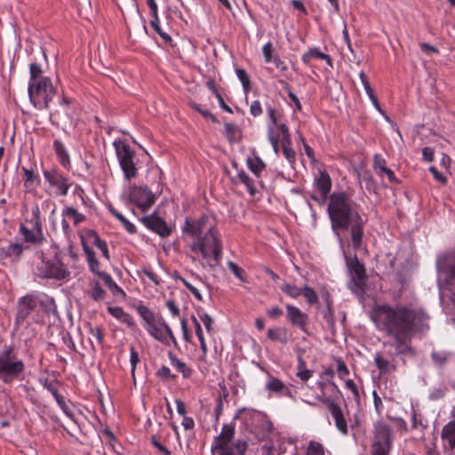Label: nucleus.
Segmentation results:
<instances>
[{"instance_id": "obj_21", "label": "nucleus", "mask_w": 455, "mask_h": 455, "mask_svg": "<svg viewBox=\"0 0 455 455\" xmlns=\"http://www.w3.org/2000/svg\"><path fill=\"white\" fill-rule=\"evenodd\" d=\"M386 164V160L382 158L380 156H374L373 169L375 170V172L380 176L386 174L388 180L391 183H398V180L395 178L394 172L391 169L387 168Z\"/></svg>"}, {"instance_id": "obj_41", "label": "nucleus", "mask_w": 455, "mask_h": 455, "mask_svg": "<svg viewBox=\"0 0 455 455\" xmlns=\"http://www.w3.org/2000/svg\"><path fill=\"white\" fill-rule=\"evenodd\" d=\"M92 234L93 237V244L101 251L104 258L109 260L110 256L107 242L102 240L94 231H92Z\"/></svg>"}, {"instance_id": "obj_34", "label": "nucleus", "mask_w": 455, "mask_h": 455, "mask_svg": "<svg viewBox=\"0 0 455 455\" xmlns=\"http://www.w3.org/2000/svg\"><path fill=\"white\" fill-rule=\"evenodd\" d=\"M451 355L452 354L448 351H433L430 356L435 365L443 367Z\"/></svg>"}, {"instance_id": "obj_3", "label": "nucleus", "mask_w": 455, "mask_h": 455, "mask_svg": "<svg viewBox=\"0 0 455 455\" xmlns=\"http://www.w3.org/2000/svg\"><path fill=\"white\" fill-rule=\"evenodd\" d=\"M182 233L194 239L190 244L191 251L200 253L210 268L214 269L220 265L222 243L213 217L202 215L198 219L186 218Z\"/></svg>"}, {"instance_id": "obj_20", "label": "nucleus", "mask_w": 455, "mask_h": 455, "mask_svg": "<svg viewBox=\"0 0 455 455\" xmlns=\"http://www.w3.org/2000/svg\"><path fill=\"white\" fill-rule=\"evenodd\" d=\"M27 248L28 246H24L20 243H10L6 247L0 248V259H12L13 262H18Z\"/></svg>"}, {"instance_id": "obj_38", "label": "nucleus", "mask_w": 455, "mask_h": 455, "mask_svg": "<svg viewBox=\"0 0 455 455\" xmlns=\"http://www.w3.org/2000/svg\"><path fill=\"white\" fill-rule=\"evenodd\" d=\"M348 267L350 270L355 274V275L359 279L363 280L365 277V268L363 264H362L357 257H355L350 260Z\"/></svg>"}, {"instance_id": "obj_10", "label": "nucleus", "mask_w": 455, "mask_h": 455, "mask_svg": "<svg viewBox=\"0 0 455 455\" xmlns=\"http://www.w3.org/2000/svg\"><path fill=\"white\" fill-rule=\"evenodd\" d=\"M114 146L125 179L131 180L135 178L137 176V168L133 161L135 156L134 150L127 143L121 140L115 141Z\"/></svg>"}, {"instance_id": "obj_52", "label": "nucleus", "mask_w": 455, "mask_h": 455, "mask_svg": "<svg viewBox=\"0 0 455 455\" xmlns=\"http://www.w3.org/2000/svg\"><path fill=\"white\" fill-rule=\"evenodd\" d=\"M29 73H30V82H37L41 77V74L43 70L39 64L31 63L29 65Z\"/></svg>"}, {"instance_id": "obj_9", "label": "nucleus", "mask_w": 455, "mask_h": 455, "mask_svg": "<svg viewBox=\"0 0 455 455\" xmlns=\"http://www.w3.org/2000/svg\"><path fill=\"white\" fill-rule=\"evenodd\" d=\"M392 448L391 429L382 421L374 425L371 455H389Z\"/></svg>"}, {"instance_id": "obj_59", "label": "nucleus", "mask_w": 455, "mask_h": 455, "mask_svg": "<svg viewBox=\"0 0 455 455\" xmlns=\"http://www.w3.org/2000/svg\"><path fill=\"white\" fill-rule=\"evenodd\" d=\"M284 89L286 90V92L288 93V97L294 103V105L296 107V110L300 111L301 110L300 101H299V98L295 95V93L291 91V88L288 83H284Z\"/></svg>"}, {"instance_id": "obj_60", "label": "nucleus", "mask_w": 455, "mask_h": 455, "mask_svg": "<svg viewBox=\"0 0 455 455\" xmlns=\"http://www.w3.org/2000/svg\"><path fill=\"white\" fill-rule=\"evenodd\" d=\"M274 48L271 42H267L264 46L262 47V52L264 55L265 62L269 63L272 61L274 57L272 56Z\"/></svg>"}, {"instance_id": "obj_46", "label": "nucleus", "mask_w": 455, "mask_h": 455, "mask_svg": "<svg viewBox=\"0 0 455 455\" xmlns=\"http://www.w3.org/2000/svg\"><path fill=\"white\" fill-rule=\"evenodd\" d=\"M306 455H325L324 448L322 443L315 441H310Z\"/></svg>"}, {"instance_id": "obj_19", "label": "nucleus", "mask_w": 455, "mask_h": 455, "mask_svg": "<svg viewBox=\"0 0 455 455\" xmlns=\"http://www.w3.org/2000/svg\"><path fill=\"white\" fill-rule=\"evenodd\" d=\"M19 234L26 243L41 244L45 240L43 230L29 228L25 223L20 224Z\"/></svg>"}, {"instance_id": "obj_58", "label": "nucleus", "mask_w": 455, "mask_h": 455, "mask_svg": "<svg viewBox=\"0 0 455 455\" xmlns=\"http://www.w3.org/2000/svg\"><path fill=\"white\" fill-rule=\"evenodd\" d=\"M267 116L270 120V124L268 125H273V128H275V126L278 124V118H279V115H278L276 109L271 106H267Z\"/></svg>"}, {"instance_id": "obj_55", "label": "nucleus", "mask_w": 455, "mask_h": 455, "mask_svg": "<svg viewBox=\"0 0 455 455\" xmlns=\"http://www.w3.org/2000/svg\"><path fill=\"white\" fill-rule=\"evenodd\" d=\"M228 268L233 272V274L239 278L242 282H245V278L243 276V269L241 268L237 264L233 261H229L228 263Z\"/></svg>"}, {"instance_id": "obj_18", "label": "nucleus", "mask_w": 455, "mask_h": 455, "mask_svg": "<svg viewBox=\"0 0 455 455\" xmlns=\"http://www.w3.org/2000/svg\"><path fill=\"white\" fill-rule=\"evenodd\" d=\"M286 311L288 320L293 325L299 327L303 332H307V315L302 312L299 307L292 305H287Z\"/></svg>"}, {"instance_id": "obj_33", "label": "nucleus", "mask_w": 455, "mask_h": 455, "mask_svg": "<svg viewBox=\"0 0 455 455\" xmlns=\"http://www.w3.org/2000/svg\"><path fill=\"white\" fill-rule=\"evenodd\" d=\"M247 165L251 172H253L257 178L259 177L260 172L266 167L265 163L258 156H255L253 158H248Z\"/></svg>"}, {"instance_id": "obj_50", "label": "nucleus", "mask_w": 455, "mask_h": 455, "mask_svg": "<svg viewBox=\"0 0 455 455\" xmlns=\"http://www.w3.org/2000/svg\"><path fill=\"white\" fill-rule=\"evenodd\" d=\"M282 291L293 299H296L302 294V289L293 284H284L282 287Z\"/></svg>"}, {"instance_id": "obj_16", "label": "nucleus", "mask_w": 455, "mask_h": 455, "mask_svg": "<svg viewBox=\"0 0 455 455\" xmlns=\"http://www.w3.org/2000/svg\"><path fill=\"white\" fill-rule=\"evenodd\" d=\"M44 176L50 186L57 188L60 190V195L67 196L70 184L66 177L55 169L44 171Z\"/></svg>"}, {"instance_id": "obj_37", "label": "nucleus", "mask_w": 455, "mask_h": 455, "mask_svg": "<svg viewBox=\"0 0 455 455\" xmlns=\"http://www.w3.org/2000/svg\"><path fill=\"white\" fill-rule=\"evenodd\" d=\"M108 211L111 214L116 218L126 229V231L130 234H135L137 232L135 225L131 223L128 220H126L120 212H118L113 206L108 207Z\"/></svg>"}, {"instance_id": "obj_47", "label": "nucleus", "mask_w": 455, "mask_h": 455, "mask_svg": "<svg viewBox=\"0 0 455 455\" xmlns=\"http://www.w3.org/2000/svg\"><path fill=\"white\" fill-rule=\"evenodd\" d=\"M275 127L280 131L281 144H291V138L288 126L285 124H278Z\"/></svg>"}, {"instance_id": "obj_61", "label": "nucleus", "mask_w": 455, "mask_h": 455, "mask_svg": "<svg viewBox=\"0 0 455 455\" xmlns=\"http://www.w3.org/2000/svg\"><path fill=\"white\" fill-rule=\"evenodd\" d=\"M336 362H337V364H338V366H337V372H338L339 376L342 379L345 376L348 375L349 374V370L347 367L345 362L341 358H337Z\"/></svg>"}, {"instance_id": "obj_27", "label": "nucleus", "mask_w": 455, "mask_h": 455, "mask_svg": "<svg viewBox=\"0 0 455 455\" xmlns=\"http://www.w3.org/2000/svg\"><path fill=\"white\" fill-rule=\"evenodd\" d=\"M100 277L107 287L110 290L114 296L120 295L122 298L125 297V292L120 288L116 283L112 279L111 275L106 272L99 273Z\"/></svg>"}, {"instance_id": "obj_43", "label": "nucleus", "mask_w": 455, "mask_h": 455, "mask_svg": "<svg viewBox=\"0 0 455 455\" xmlns=\"http://www.w3.org/2000/svg\"><path fill=\"white\" fill-rule=\"evenodd\" d=\"M153 20H150V25L154 28V30L166 42H171L172 37L164 31L162 30V28L159 26V18L158 14L152 15Z\"/></svg>"}, {"instance_id": "obj_36", "label": "nucleus", "mask_w": 455, "mask_h": 455, "mask_svg": "<svg viewBox=\"0 0 455 455\" xmlns=\"http://www.w3.org/2000/svg\"><path fill=\"white\" fill-rule=\"evenodd\" d=\"M137 310L145 322L144 327L152 324L154 322L160 318V316L155 315L154 313L146 306L140 305Z\"/></svg>"}, {"instance_id": "obj_14", "label": "nucleus", "mask_w": 455, "mask_h": 455, "mask_svg": "<svg viewBox=\"0 0 455 455\" xmlns=\"http://www.w3.org/2000/svg\"><path fill=\"white\" fill-rule=\"evenodd\" d=\"M38 305V297L35 294H27L18 299L16 308L15 323L17 325L22 324L29 315L36 308Z\"/></svg>"}, {"instance_id": "obj_64", "label": "nucleus", "mask_w": 455, "mask_h": 455, "mask_svg": "<svg viewBox=\"0 0 455 455\" xmlns=\"http://www.w3.org/2000/svg\"><path fill=\"white\" fill-rule=\"evenodd\" d=\"M200 319L204 323L207 331L209 333H212L213 331V319L212 318V316H210L207 313H204L200 315Z\"/></svg>"}, {"instance_id": "obj_63", "label": "nucleus", "mask_w": 455, "mask_h": 455, "mask_svg": "<svg viewBox=\"0 0 455 455\" xmlns=\"http://www.w3.org/2000/svg\"><path fill=\"white\" fill-rule=\"evenodd\" d=\"M89 333L92 336V338H93L98 342V344H102V342H103V334H102L101 328H100V327H94V328L91 327L90 330H89Z\"/></svg>"}, {"instance_id": "obj_23", "label": "nucleus", "mask_w": 455, "mask_h": 455, "mask_svg": "<svg viewBox=\"0 0 455 455\" xmlns=\"http://www.w3.org/2000/svg\"><path fill=\"white\" fill-rule=\"evenodd\" d=\"M108 311L111 315L115 318L118 319L120 322L125 323L127 326L133 328L135 326L134 320L132 316L124 312L121 307H108Z\"/></svg>"}, {"instance_id": "obj_13", "label": "nucleus", "mask_w": 455, "mask_h": 455, "mask_svg": "<svg viewBox=\"0 0 455 455\" xmlns=\"http://www.w3.org/2000/svg\"><path fill=\"white\" fill-rule=\"evenodd\" d=\"M128 198L142 212L148 211L156 202L155 194L148 187L132 188Z\"/></svg>"}, {"instance_id": "obj_31", "label": "nucleus", "mask_w": 455, "mask_h": 455, "mask_svg": "<svg viewBox=\"0 0 455 455\" xmlns=\"http://www.w3.org/2000/svg\"><path fill=\"white\" fill-rule=\"evenodd\" d=\"M31 218H26L25 219V224L28 226V224L30 225V228H35L36 229L43 230V225L41 220V212L40 208L37 204L34 205L32 207L31 211Z\"/></svg>"}, {"instance_id": "obj_8", "label": "nucleus", "mask_w": 455, "mask_h": 455, "mask_svg": "<svg viewBox=\"0 0 455 455\" xmlns=\"http://www.w3.org/2000/svg\"><path fill=\"white\" fill-rule=\"evenodd\" d=\"M29 100L35 108L44 109L56 94V89L49 77L44 76L37 82H29L28 87Z\"/></svg>"}, {"instance_id": "obj_49", "label": "nucleus", "mask_w": 455, "mask_h": 455, "mask_svg": "<svg viewBox=\"0 0 455 455\" xmlns=\"http://www.w3.org/2000/svg\"><path fill=\"white\" fill-rule=\"evenodd\" d=\"M105 291L100 286V283L96 282L90 291L91 298L95 301H100L105 299Z\"/></svg>"}, {"instance_id": "obj_57", "label": "nucleus", "mask_w": 455, "mask_h": 455, "mask_svg": "<svg viewBox=\"0 0 455 455\" xmlns=\"http://www.w3.org/2000/svg\"><path fill=\"white\" fill-rule=\"evenodd\" d=\"M323 318L328 326L333 329L335 325L333 307H326L325 311L323 312Z\"/></svg>"}, {"instance_id": "obj_7", "label": "nucleus", "mask_w": 455, "mask_h": 455, "mask_svg": "<svg viewBox=\"0 0 455 455\" xmlns=\"http://www.w3.org/2000/svg\"><path fill=\"white\" fill-rule=\"evenodd\" d=\"M25 371V364L14 352L12 347H7L0 352V379L9 384L19 379Z\"/></svg>"}, {"instance_id": "obj_29", "label": "nucleus", "mask_w": 455, "mask_h": 455, "mask_svg": "<svg viewBox=\"0 0 455 455\" xmlns=\"http://www.w3.org/2000/svg\"><path fill=\"white\" fill-rule=\"evenodd\" d=\"M312 59L324 60L330 66L332 65L331 57L328 54L320 52L317 48L309 49L302 56V61L305 64H308Z\"/></svg>"}, {"instance_id": "obj_6", "label": "nucleus", "mask_w": 455, "mask_h": 455, "mask_svg": "<svg viewBox=\"0 0 455 455\" xmlns=\"http://www.w3.org/2000/svg\"><path fill=\"white\" fill-rule=\"evenodd\" d=\"M235 436V427L225 424L219 435L214 437L212 445V453L218 455H244L248 448L245 440L238 439L231 443Z\"/></svg>"}, {"instance_id": "obj_22", "label": "nucleus", "mask_w": 455, "mask_h": 455, "mask_svg": "<svg viewBox=\"0 0 455 455\" xmlns=\"http://www.w3.org/2000/svg\"><path fill=\"white\" fill-rule=\"evenodd\" d=\"M315 187L322 195V201H325L331 188L330 175L325 171L319 172V176L315 179Z\"/></svg>"}, {"instance_id": "obj_54", "label": "nucleus", "mask_w": 455, "mask_h": 455, "mask_svg": "<svg viewBox=\"0 0 455 455\" xmlns=\"http://www.w3.org/2000/svg\"><path fill=\"white\" fill-rule=\"evenodd\" d=\"M130 362L132 365V379L135 380V369L137 363L140 362V357L138 353L136 352L134 347L131 346L130 347Z\"/></svg>"}, {"instance_id": "obj_45", "label": "nucleus", "mask_w": 455, "mask_h": 455, "mask_svg": "<svg viewBox=\"0 0 455 455\" xmlns=\"http://www.w3.org/2000/svg\"><path fill=\"white\" fill-rule=\"evenodd\" d=\"M235 73L243 84L244 92H249L251 90V80L246 71L243 68H236Z\"/></svg>"}, {"instance_id": "obj_15", "label": "nucleus", "mask_w": 455, "mask_h": 455, "mask_svg": "<svg viewBox=\"0 0 455 455\" xmlns=\"http://www.w3.org/2000/svg\"><path fill=\"white\" fill-rule=\"evenodd\" d=\"M140 220L147 228L157 234L161 237H168L172 233V228L166 221L157 215L156 212L152 214L143 216Z\"/></svg>"}, {"instance_id": "obj_56", "label": "nucleus", "mask_w": 455, "mask_h": 455, "mask_svg": "<svg viewBox=\"0 0 455 455\" xmlns=\"http://www.w3.org/2000/svg\"><path fill=\"white\" fill-rule=\"evenodd\" d=\"M41 382L44 387L46 388L52 395H56V394L59 392L58 380L49 381L47 379H45L44 380H41Z\"/></svg>"}, {"instance_id": "obj_53", "label": "nucleus", "mask_w": 455, "mask_h": 455, "mask_svg": "<svg viewBox=\"0 0 455 455\" xmlns=\"http://www.w3.org/2000/svg\"><path fill=\"white\" fill-rule=\"evenodd\" d=\"M156 376L164 380H169V379L173 380L176 379V375L172 374L171 372V370L169 369V367H167L165 365H163L161 368H159L157 370Z\"/></svg>"}, {"instance_id": "obj_12", "label": "nucleus", "mask_w": 455, "mask_h": 455, "mask_svg": "<svg viewBox=\"0 0 455 455\" xmlns=\"http://www.w3.org/2000/svg\"><path fill=\"white\" fill-rule=\"evenodd\" d=\"M148 332L154 337L156 340L165 346H170L172 343L177 347V340L171 327L165 323V321L160 317L156 322L148 326H145Z\"/></svg>"}, {"instance_id": "obj_28", "label": "nucleus", "mask_w": 455, "mask_h": 455, "mask_svg": "<svg viewBox=\"0 0 455 455\" xmlns=\"http://www.w3.org/2000/svg\"><path fill=\"white\" fill-rule=\"evenodd\" d=\"M53 148L60 164L64 167L70 165L69 155L60 140H54Z\"/></svg>"}, {"instance_id": "obj_62", "label": "nucleus", "mask_w": 455, "mask_h": 455, "mask_svg": "<svg viewBox=\"0 0 455 455\" xmlns=\"http://www.w3.org/2000/svg\"><path fill=\"white\" fill-rule=\"evenodd\" d=\"M250 113L254 117L259 116L263 113L262 106L259 100H253L250 106Z\"/></svg>"}, {"instance_id": "obj_26", "label": "nucleus", "mask_w": 455, "mask_h": 455, "mask_svg": "<svg viewBox=\"0 0 455 455\" xmlns=\"http://www.w3.org/2000/svg\"><path fill=\"white\" fill-rule=\"evenodd\" d=\"M171 364L176 369V371L181 373L182 377L188 379L191 377L193 371L187 366V364L181 362L172 352L168 353Z\"/></svg>"}, {"instance_id": "obj_25", "label": "nucleus", "mask_w": 455, "mask_h": 455, "mask_svg": "<svg viewBox=\"0 0 455 455\" xmlns=\"http://www.w3.org/2000/svg\"><path fill=\"white\" fill-rule=\"evenodd\" d=\"M267 338L283 345L288 343V330L285 327H275L267 330Z\"/></svg>"}, {"instance_id": "obj_11", "label": "nucleus", "mask_w": 455, "mask_h": 455, "mask_svg": "<svg viewBox=\"0 0 455 455\" xmlns=\"http://www.w3.org/2000/svg\"><path fill=\"white\" fill-rule=\"evenodd\" d=\"M435 267L439 275L444 276V283H451L455 280V249L438 254Z\"/></svg>"}, {"instance_id": "obj_30", "label": "nucleus", "mask_w": 455, "mask_h": 455, "mask_svg": "<svg viewBox=\"0 0 455 455\" xmlns=\"http://www.w3.org/2000/svg\"><path fill=\"white\" fill-rule=\"evenodd\" d=\"M442 438L446 441L449 447L455 448V422H450L442 430Z\"/></svg>"}, {"instance_id": "obj_32", "label": "nucleus", "mask_w": 455, "mask_h": 455, "mask_svg": "<svg viewBox=\"0 0 455 455\" xmlns=\"http://www.w3.org/2000/svg\"><path fill=\"white\" fill-rule=\"evenodd\" d=\"M225 135L230 143L239 142L242 139L240 129L233 124H225Z\"/></svg>"}, {"instance_id": "obj_39", "label": "nucleus", "mask_w": 455, "mask_h": 455, "mask_svg": "<svg viewBox=\"0 0 455 455\" xmlns=\"http://www.w3.org/2000/svg\"><path fill=\"white\" fill-rule=\"evenodd\" d=\"M63 216L68 218H72L74 220V225L77 226L81 222L85 220V216L82 213H79L76 209L72 206L66 207L63 210Z\"/></svg>"}, {"instance_id": "obj_42", "label": "nucleus", "mask_w": 455, "mask_h": 455, "mask_svg": "<svg viewBox=\"0 0 455 455\" xmlns=\"http://www.w3.org/2000/svg\"><path fill=\"white\" fill-rule=\"evenodd\" d=\"M284 387H285V385L283 384V382L282 380H280L279 379H277L275 377L271 376L266 387L267 390H269L271 392L278 393L281 395V393L284 389Z\"/></svg>"}, {"instance_id": "obj_51", "label": "nucleus", "mask_w": 455, "mask_h": 455, "mask_svg": "<svg viewBox=\"0 0 455 455\" xmlns=\"http://www.w3.org/2000/svg\"><path fill=\"white\" fill-rule=\"evenodd\" d=\"M282 145V150L283 155L287 159V161L293 164L295 163L296 157H295V151L291 148V144H281Z\"/></svg>"}, {"instance_id": "obj_5", "label": "nucleus", "mask_w": 455, "mask_h": 455, "mask_svg": "<svg viewBox=\"0 0 455 455\" xmlns=\"http://www.w3.org/2000/svg\"><path fill=\"white\" fill-rule=\"evenodd\" d=\"M31 272L37 278L58 281L67 279L70 275L69 270L62 261L54 262L47 259L41 250L35 252L31 262Z\"/></svg>"}, {"instance_id": "obj_17", "label": "nucleus", "mask_w": 455, "mask_h": 455, "mask_svg": "<svg viewBox=\"0 0 455 455\" xmlns=\"http://www.w3.org/2000/svg\"><path fill=\"white\" fill-rule=\"evenodd\" d=\"M323 403L327 405L332 418L335 421L336 427L343 434L347 435L348 428L347 420L344 418L343 412L339 405L330 398H323Z\"/></svg>"}, {"instance_id": "obj_1", "label": "nucleus", "mask_w": 455, "mask_h": 455, "mask_svg": "<svg viewBox=\"0 0 455 455\" xmlns=\"http://www.w3.org/2000/svg\"><path fill=\"white\" fill-rule=\"evenodd\" d=\"M371 319L379 331L392 339L385 341L383 346L395 348L387 355L383 352L375 354L374 363L379 374L384 375L396 371V356L416 355L411 339L428 329L429 316L423 309L412 306L382 304L373 307Z\"/></svg>"}, {"instance_id": "obj_24", "label": "nucleus", "mask_w": 455, "mask_h": 455, "mask_svg": "<svg viewBox=\"0 0 455 455\" xmlns=\"http://www.w3.org/2000/svg\"><path fill=\"white\" fill-rule=\"evenodd\" d=\"M83 250L85 253L86 259L89 265V269L99 275V273H102L100 271V262L96 259L94 251L84 242L82 243Z\"/></svg>"}, {"instance_id": "obj_40", "label": "nucleus", "mask_w": 455, "mask_h": 455, "mask_svg": "<svg viewBox=\"0 0 455 455\" xmlns=\"http://www.w3.org/2000/svg\"><path fill=\"white\" fill-rule=\"evenodd\" d=\"M237 177L239 180L246 186L250 195L254 196L256 194V188L254 187L253 180L249 177V175L243 170H241L239 171Z\"/></svg>"}, {"instance_id": "obj_44", "label": "nucleus", "mask_w": 455, "mask_h": 455, "mask_svg": "<svg viewBox=\"0 0 455 455\" xmlns=\"http://www.w3.org/2000/svg\"><path fill=\"white\" fill-rule=\"evenodd\" d=\"M22 171L25 174V182L24 186L27 188H35V181H36V184L38 183V177L35 175L34 172L32 170H28L26 167H22Z\"/></svg>"}, {"instance_id": "obj_35", "label": "nucleus", "mask_w": 455, "mask_h": 455, "mask_svg": "<svg viewBox=\"0 0 455 455\" xmlns=\"http://www.w3.org/2000/svg\"><path fill=\"white\" fill-rule=\"evenodd\" d=\"M137 310L145 322L144 327L152 324L154 322L160 318V316L155 315L154 313L146 306L140 305Z\"/></svg>"}, {"instance_id": "obj_2", "label": "nucleus", "mask_w": 455, "mask_h": 455, "mask_svg": "<svg viewBox=\"0 0 455 455\" xmlns=\"http://www.w3.org/2000/svg\"><path fill=\"white\" fill-rule=\"evenodd\" d=\"M182 233L194 239L190 244L191 251L200 253L210 268L214 269L220 265L222 243L213 217L202 215L198 219L186 218Z\"/></svg>"}, {"instance_id": "obj_4", "label": "nucleus", "mask_w": 455, "mask_h": 455, "mask_svg": "<svg viewBox=\"0 0 455 455\" xmlns=\"http://www.w3.org/2000/svg\"><path fill=\"white\" fill-rule=\"evenodd\" d=\"M328 213L333 230L350 228L354 249L362 245L364 222L358 212L356 204L345 193L334 192L330 196Z\"/></svg>"}, {"instance_id": "obj_48", "label": "nucleus", "mask_w": 455, "mask_h": 455, "mask_svg": "<svg viewBox=\"0 0 455 455\" xmlns=\"http://www.w3.org/2000/svg\"><path fill=\"white\" fill-rule=\"evenodd\" d=\"M306 299L307 302L310 305L318 302V297L315 291L309 286L306 285L302 288V294Z\"/></svg>"}]
</instances>
